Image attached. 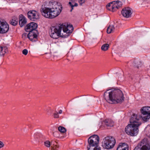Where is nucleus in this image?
Returning a JSON list of instances; mask_svg holds the SVG:
<instances>
[{"mask_svg": "<svg viewBox=\"0 0 150 150\" xmlns=\"http://www.w3.org/2000/svg\"><path fill=\"white\" fill-rule=\"evenodd\" d=\"M8 24L6 22L0 21V33H5L8 31Z\"/></svg>", "mask_w": 150, "mask_h": 150, "instance_id": "ddd939ff", "label": "nucleus"}, {"mask_svg": "<svg viewBox=\"0 0 150 150\" xmlns=\"http://www.w3.org/2000/svg\"><path fill=\"white\" fill-rule=\"evenodd\" d=\"M105 100L110 103H121L125 99L122 91L118 89L108 90L104 93Z\"/></svg>", "mask_w": 150, "mask_h": 150, "instance_id": "f257e3e1", "label": "nucleus"}, {"mask_svg": "<svg viewBox=\"0 0 150 150\" xmlns=\"http://www.w3.org/2000/svg\"><path fill=\"white\" fill-rule=\"evenodd\" d=\"M117 150H129L128 145L125 143H120Z\"/></svg>", "mask_w": 150, "mask_h": 150, "instance_id": "a211bd4d", "label": "nucleus"}, {"mask_svg": "<svg viewBox=\"0 0 150 150\" xmlns=\"http://www.w3.org/2000/svg\"><path fill=\"white\" fill-rule=\"evenodd\" d=\"M142 117L139 115L133 114L130 119L129 124L139 126L141 124L140 119Z\"/></svg>", "mask_w": 150, "mask_h": 150, "instance_id": "0eeeda50", "label": "nucleus"}, {"mask_svg": "<svg viewBox=\"0 0 150 150\" xmlns=\"http://www.w3.org/2000/svg\"><path fill=\"white\" fill-rule=\"evenodd\" d=\"M57 143L56 142H51V147L52 148V150L54 148V147H55V146H56L55 145Z\"/></svg>", "mask_w": 150, "mask_h": 150, "instance_id": "bb28decb", "label": "nucleus"}, {"mask_svg": "<svg viewBox=\"0 0 150 150\" xmlns=\"http://www.w3.org/2000/svg\"><path fill=\"white\" fill-rule=\"evenodd\" d=\"M99 137L96 135H94L90 137L88 139V145L87 146L88 150L91 149L98 145Z\"/></svg>", "mask_w": 150, "mask_h": 150, "instance_id": "39448f33", "label": "nucleus"}, {"mask_svg": "<svg viewBox=\"0 0 150 150\" xmlns=\"http://www.w3.org/2000/svg\"><path fill=\"white\" fill-rule=\"evenodd\" d=\"M139 127L138 126L129 124L125 128V132L128 135L132 136H136L138 133Z\"/></svg>", "mask_w": 150, "mask_h": 150, "instance_id": "20e7f679", "label": "nucleus"}, {"mask_svg": "<svg viewBox=\"0 0 150 150\" xmlns=\"http://www.w3.org/2000/svg\"><path fill=\"white\" fill-rule=\"evenodd\" d=\"M54 117L55 118H58L59 117L58 113L56 112L54 114Z\"/></svg>", "mask_w": 150, "mask_h": 150, "instance_id": "c85d7f7f", "label": "nucleus"}, {"mask_svg": "<svg viewBox=\"0 0 150 150\" xmlns=\"http://www.w3.org/2000/svg\"><path fill=\"white\" fill-rule=\"evenodd\" d=\"M78 1L80 5H82L84 3L85 0H78Z\"/></svg>", "mask_w": 150, "mask_h": 150, "instance_id": "c756f323", "label": "nucleus"}, {"mask_svg": "<svg viewBox=\"0 0 150 150\" xmlns=\"http://www.w3.org/2000/svg\"><path fill=\"white\" fill-rule=\"evenodd\" d=\"M55 145L56 146H55L54 148L52 150H55L56 149H57L58 148L59 146L57 144H56Z\"/></svg>", "mask_w": 150, "mask_h": 150, "instance_id": "2f4dec72", "label": "nucleus"}, {"mask_svg": "<svg viewBox=\"0 0 150 150\" xmlns=\"http://www.w3.org/2000/svg\"><path fill=\"white\" fill-rule=\"evenodd\" d=\"M58 130L62 133H64L66 132V130L64 127L59 126L58 128Z\"/></svg>", "mask_w": 150, "mask_h": 150, "instance_id": "393cba45", "label": "nucleus"}, {"mask_svg": "<svg viewBox=\"0 0 150 150\" xmlns=\"http://www.w3.org/2000/svg\"><path fill=\"white\" fill-rule=\"evenodd\" d=\"M141 113L144 116L142 117V119L145 122H146L150 118V107H142L140 109Z\"/></svg>", "mask_w": 150, "mask_h": 150, "instance_id": "6e6552de", "label": "nucleus"}, {"mask_svg": "<svg viewBox=\"0 0 150 150\" xmlns=\"http://www.w3.org/2000/svg\"><path fill=\"white\" fill-rule=\"evenodd\" d=\"M38 31L35 30L34 32L30 31L28 35V37L31 41L35 42L37 40Z\"/></svg>", "mask_w": 150, "mask_h": 150, "instance_id": "dca6fc26", "label": "nucleus"}, {"mask_svg": "<svg viewBox=\"0 0 150 150\" xmlns=\"http://www.w3.org/2000/svg\"><path fill=\"white\" fill-rule=\"evenodd\" d=\"M105 125L108 128L113 127L114 125L113 121L111 119L105 120L104 122Z\"/></svg>", "mask_w": 150, "mask_h": 150, "instance_id": "6ab92c4d", "label": "nucleus"}, {"mask_svg": "<svg viewBox=\"0 0 150 150\" xmlns=\"http://www.w3.org/2000/svg\"><path fill=\"white\" fill-rule=\"evenodd\" d=\"M122 6V3L120 1H114L111 2L106 6L107 8L112 11H114Z\"/></svg>", "mask_w": 150, "mask_h": 150, "instance_id": "1a4fd4ad", "label": "nucleus"}, {"mask_svg": "<svg viewBox=\"0 0 150 150\" xmlns=\"http://www.w3.org/2000/svg\"><path fill=\"white\" fill-rule=\"evenodd\" d=\"M27 15L28 18L32 21H35L39 18V13L35 11L32 10L29 11Z\"/></svg>", "mask_w": 150, "mask_h": 150, "instance_id": "9b49d317", "label": "nucleus"}, {"mask_svg": "<svg viewBox=\"0 0 150 150\" xmlns=\"http://www.w3.org/2000/svg\"><path fill=\"white\" fill-rule=\"evenodd\" d=\"M62 25L63 27L62 28V30H63V31L67 34H69L72 32L73 29V26L70 25H65L63 24L60 25Z\"/></svg>", "mask_w": 150, "mask_h": 150, "instance_id": "2eb2a0df", "label": "nucleus"}, {"mask_svg": "<svg viewBox=\"0 0 150 150\" xmlns=\"http://www.w3.org/2000/svg\"><path fill=\"white\" fill-rule=\"evenodd\" d=\"M109 47V45L108 44H105L102 45L101 49L102 50L104 51H105L107 50Z\"/></svg>", "mask_w": 150, "mask_h": 150, "instance_id": "b1692460", "label": "nucleus"}, {"mask_svg": "<svg viewBox=\"0 0 150 150\" xmlns=\"http://www.w3.org/2000/svg\"><path fill=\"white\" fill-rule=\"evenodd\" d=\"M45 145L48 147H49L51 145V143L49 141H46L44 142Z\"/></svg>", "mask_w": 150, "mask_h": 150, "instance_id": "a878e982", "label": "nucleus"}, {"mask_svg": "<svg viewBox=\"0 0 150 150\" xmlns=\"http://www.w3.org/2000/svg\"><path fill=\"white\" fill-rule=\"evenodd\" d=\"M46 110L48 112H50V111H51V109L50 108H49L47 109Z\"/></svg>", "mask_w": 150, "mask_h": 150, "instance_id": "473e14b6", "label": "nucleus"}, {"mask_svg": "<svg viewBox=\"0 0 150 150\" xmlns=\"http://www.w3.org/2000/svg\"><path fill=\"white\" fill-rule=\"evenodd\" d=\"M4 146V143L0 141V148L3 147Z\"/></svg>", "mask_w": 150, "mask_h": 150, "instance_id": "7c9ffc66", "label": "nucleus"}, {"mask_svg": "<svg viewBox=\"0 0 150 150\" xmlns=\"http://www.w3.org/2000/svg\"><path fill=\"white\" fill-rule=\"evenodd\" d=\"M122 15L126 18H128L131 17L132 12L131 9L129 7H126L123 9L121 11Z\"/></svg>", "mask_w": 150, "mask_h": 150, "instance_id": "4468645a", "label": "nucleus"}, {"mask_svg": "<svg viewBox=\"0 0 150 150\" xmlns=\"http://www.w3.org/2000/svg\"><path fill=\"white\" fill-rule=\"evenodd\" d=\"M26 33H24L22 35V37H25V36H26Z\"/></svg>", "mask_w": 150, "mask_h": 150, "instance_id": "72a5a7b5", "label": "nucleus"}, {"mask_svg": "<svg viewBox=\"0 0 150 150\" xmlns=\"http://www.w3.org/2000/svg\"><path fill=\"white\" fill-rule=\"evenodd\" d=\"M48 7L42 5L40 11L43 16L46 18H54L61 13L62 7L54 3L50 2Z\"/></svg>", "mask_w": 150, "mask_h": 150, "instance_id": "f03ea898", "label": "nucleus"}, {"mask_svg": "<svg viewBox=\"0 0 150 150\" xmlns=\"http://www.w3.org/2000/svg\"><path fill=\"white\" fill-rule=\"evenodd\" d=\"M76 0H70V1L69 3V4L71 7V11L73 9L74 7V6L76 7L78 6V4L77 3H75Z\"/></svg>", "mask_w": 150, "mask_h": 150, "instance_id": "aec40b11", "label": "nucleus"}, {"mask_svg": "<svg viewBox=\"0 0 150 150\" xmlns=\"http://www.w3.org/2000/svg\"><path fill=\"white\" fill-rule=\"evenodd\" d=\"M38 27L37 24L34 22L30 23L28 24L25 27V30L27 32H29L30 31L34 32L36 30V29Z\"/></svg>", "mask_w": 150, "mask_h": 150, "instance_id": "f8f14e48", "label": "nucleus"}, {"mask_svg": "<svg viewBox=\"0 0 150 150\" xmlns=\"http://www.w3.org/2000/svg\"><path fill=\"white\" fill-rule=\"evenodd\" d=\"M62 110H60L59 112H58V114H61V113H62Z\"/></svg>", "mask_w": 150, "mask_h": 150, "instance_id": "f704fd0d", "label": "nucleus"}, {"mask_svg": "<svg viewBox=\"0 0 150 150\" xmlns=\"http://www.w3.org/2000/svg\"><path fill=\"white\" fill-rule=\"evenodd\" d=\"M62 25H59L55 27H52L51 28V33L50 34V37L54 39H57L59 36H61V31Z\"/></svg>", "mask_w": 150, "mask_h": 150, "instance_id": "423d86ee", "label": "nucleus"}, {"mask_svg": "<svg viewBox=\"0 0 150 150\" xmlns=\"http://www.w3.org/2000/svg\"><path fill=\"white\" fill-rule=\"evenodd\" d=\"M115 28L113 25H110L107 29V33L110 34L114 32L115 30Z\"/></svg>", "mask_w": 150, "mask_h": 150, "instance_id": "5701e85b", "label": "nucleus"}, {"mask_svg": "<svg viewBox=\"0 0 150 150\" xmlns=\"http://www.w3.org/2000/svg\"><path fill=\"white\" fill-rule=\"evenodd\" d=\"M19 24L21 27L23 26L27 23V21L25 17L22 15H20L19 16Z\"/></svg>", "mask_w": 150, "mask_h": 150, "instance_id": "f3484780", "label": "nucleus"}, {"mask_svg": "<svg viewBox=\"0 0 150 150\" xmlns=\"http://www.w3.org/2000/svg\"><path fill=\"white\" fill-rule=\"evenodd\" d=\"M7 51V49L5 47H0V56H3Z\"/></svg>", "mask_w": 150, "mask_h": 150, "instance_id": "412c9836", "label": "nucleus"}, {"mask_svg": "<svg viewBox=\"0 0 150 150\" xmlns=\"http://www.w3.org/2000/svg\"><path fill=\"white\" fill-rule=\"evenodd\" d=\"M134 150H150V146L147 143L146 139H144L138 144Z\"/></svg>", "mask_w": 150, "mask_h": 150, "instance_id": "9d476101", "label": "nucleus"}, {"mask_svg": "<svg viewBox=\"0 0 150 150\" xmlns=\"http://www.w3.org/2000/svg\"><path fill=\"white\" fill-rule=\"evenodd\" d=\"M22 53L23 54L26 55L28 53V50L26 49H24L22 51Z\"/></svg>", "mask_w": 150, "mask_h": 150, "instance_id": "cd10ccee", "label": "nucleus"}, {"mask_svg": "<svg viewBox=\"0 0 150 150\" xmlns=\"http://www.w3.org/2000/svg\"><path fill=\"white\" fill-rule=\"evenodd\" d=\"M116 140L114 137L112 136L105 137L103 140L102 145L103 148L106 149L112 148L115 146Z\"/></svg>", "mask_w": 150, "mask_h": 150, "instance_id": "7ed1b4c3", "label": "nucleus"}, {"mask_svg": "<svg viewBox=\"0 0 150 150\" xmlns=\"http://www.w3.org/2000/svg\"><path fill=\"white\" fill-rule=\"evenodd\" d=\"M18 20L17 18H14L10 21V23L13 25H16L18 23Z\"/></svg>", "mask_w": 150, "mask_h": 150, "instance_id": "4be33fe9", "label": "nucleus"}]
</instances>
